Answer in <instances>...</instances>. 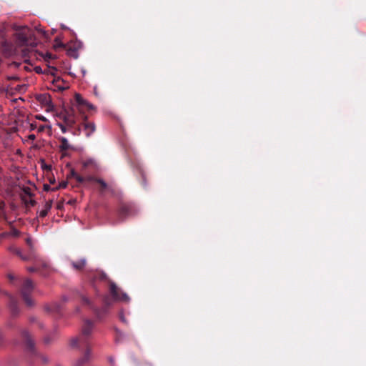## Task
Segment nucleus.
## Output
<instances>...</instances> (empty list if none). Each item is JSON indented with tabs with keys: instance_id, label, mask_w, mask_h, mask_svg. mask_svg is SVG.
<instances>
[{
	"instance_id": "obj_1",
	"label": "nucleus",
	"mask_w": 366,
	"mask_h": 366,
	"mask_svg": "<svg viewBox=\"0 0 366 366\" xmlns=\"http://www.w3.org/2000/svg\"><path fill=\"white\" fill-rule=\"evenodd\" d=\"M93 328L94 322L92 320H85L81 327V332L79 336L71 340V345L72 347L85 350L84 356L78 359L74 366H84L89 360L92 352L90 337Z\"/></svg>"
},
{
	"instance_id": "obj_2",
	"label": "nucleus",
	"mask_w": 366,
	"mask_h": 366,
	"mask_svg": "<svg viewBox=\"0 0 366 366\" xmlns=\"http://www.w3.org/2000/svg\"><path fill=\"white\" fill-rule=\"evenodd\" d=\"M16 42L19 46H28L34 49L37 43L33 39L31 30L26 27H21L16 34Z\"/></svg>"
},
{
	"instance_id": "obj_3",
	"label": "nucleus",
	"mask_w": 366,
	"mask_h": 366,
	"mask_svg": "<svg viewBox=\"0 0 366 366\" xmlns=\"http://www.w3.org/2000/svg\"><path fill=\"white\" fill-rule=\"evenodd\" d=\"M138 213V208L132 202H121L119 204L117 214L120 221H124L126 218L133 217Z\"/></svg>"
},
{
	"instance_id": "obj_4",
	"label": "nucleus",
	"mask_w": 366,
	"mask_h": 366,
	"mask_svg": "<svg viewBox=\"0 0 366 366\" xmlns=\"http://www.w3.org/2000/svg\"><path fill=\"white\" fill-rule=\"evenodd\" d=\"M21 335L24 342L26 351L31 355L41 358L44 363H46L48 362V360L44 355L39 354L36 352L35 349L34 342L31 338V335L29 334V332L26 330H23L21 332Z\"/></svg>"
},
{
	"instance_id": "obj_5",
	"label": "nucleus",
	"mask_w": 366,
	"mask_h": 366,
	"mask_svg": "<svg viewBox=\"0 0 366 366\" xmlns=\"http://www.w3.org/2000/svg\"><path fill=\"white\" fill-rule=\"evenodd\" d=\"M6 31V26L2 24L0 25V37L3 39L1 42V51L5 57H10L15 54L16 49L12 43L4 39V34Z\"/></svg>"
},
{
	"instance_id": "obj_6",
	"label": "nucleus",
	"mask_w": 366,
	"mask_h": 366,
	"mask_svg": "<svg viewBox=\"0 0 366 366\" xmlns=\"http://www.w3.org/2000/svg\"><path fill=\"white\" fill-rule=\"evenodd\" d=\"M34 288L33 282L29 279L25 280L21 288V297L28 307H32L34 304L33 300L29 296L33 292Z\"/></svg>"
},
{
	"instance_id": "obj_7",
	"label": "nucleus",
	"mask_w": 366,
	"mask_h": 366,
	"mask_svg": "<svg viewBox=\"0 0 366 366\" xmlns=\"http://www.w3.org/2000/svg\"><path fill=\"white\" fill-rule=\"evenodd\" d=\"M109 292L114 300L125 302L129 301V296L126 293L122 292L113 282H110L109 283Z\"/></svg>"
},
{
	"instance_id": "obj_8",
	"label": "nucleus",
	"mask_w": 366,
	"mask_h": 366,
	"mask_svg": "<svg viewBox=\"0 0 366 366\" xmlns=\"http://www.w3.org/2000/svg\"><path fill=\"white\" fill-rule=\"evenodd\" d=\"M112 304V300L109 297H105L104 299V306L101 309H94V312L98 320H102L107 315L109 307Z\"/></svg>"
},
{
	"instance_id": "obj_9",
	"label": "nucleus",
	"mask_w": 366,
	"mask_h": 366,
	"mask_svg": "<svg viewBox=\"0 0 366 366\" xmlns=\"http://www.w3.org/2000/svg\"><path fill=\"white\" fill-rule=\"evenodd\" d=\"M81 127L83 128V129H84V131L85 132V135L87 137H89L94 132V131L96 130L95 124L93 122H89L84 121L81 124V127H79L77 129L76 132H74V134H79L80 130H81Z\"/></svg>"
},
{
	"instance_id": "obj_10",
	"label": "nucleus",
	"mask_w": 366,
	"mask_h": 366,
	"mask_svg": "<svg viewBox=\"0 0 366 366\" xmlns=\"http://www.w3.org/2000/svg\"><path fill=\"white\" fill-rule=\"evenodd\" d=\"M6 295L9 296V310H10V312H11V314L13 317H16L19 315V305H18V301L16 300V297L9 295L7 292H4Z\"/></svg>"
},
{
	"instance_id": "obj_11",
	"label": "nucleus",
	"mask_w": 366,
	"mask_h": 366,
	"mask_svg": "<svg viewBox=\"0 0 366 366\" xmlns=\"http://www.w3.org/2000/svg\"><path fill=\"white\" fill-rule=\"evenodd\" d=\"M64 124L69 127H73L76 124V118L73 110L66 111L63 114Z\"/></svg>"
},
{
	"instance_id": "obj_12",
	"label": "nucleus",
	"mask_w": 366,
	"mask_h": 366,
	"mask_svg": "<svg viewBox=\"0 0 366 366\" xmlns=\"http://www.w3.org/2000/svg\"><path fill=\"white\" fill-rule=\"evenodd\" d=\"M74 99L78 107H86L88 109H92L93 108V106L85 100L79 94H76Z\"/></svg>"
},
{
	"instance_id": "obj_13",
	"label": "nucleus",
	"mask_w": 366,
	"mask_h": 366,
	"mask_svg": "<svg viewBox=\"0 0 366 366\" xmlns=\"http://www.w3.org/2000/svg\"><path fill=\"white\" fill-rule=\"evenodd\" d=\"M86 264V260L85 258H81L77 261H71V264L72 267L77 271L82 270L85 267Z\"/></svg>"
},
{
	"instance_id": "obj_14",
	"label": "nucleus",
	"mask_w": 366,
	"mask_h": 366,
	"mask_svg": "<svg viewBox=\"0 0 366 366\" xmlns=\"http://www.w3.org/2000/svg\"><path fill=\"white\" fill-rule=\"evenodd\" d=\"M60 140V145L59 149L61 152H65L66 151L72 149L71 145L69 143V141L65 137H61L59 139Z\"/></svg>"
},
{
	"instance_id": "obj_15",
	"label": "nucleus",
	"mask_w": 366,
	"mask_h": 366,
	"mask_svg": "<svg viewBox=\"0 0 366 366\" xmlns=\"http://www.w3.org/2000/svg\"><path fill=\"white\" fill-rule=\"evenodd\" d=\"M52 207V200L47 201L44 205V208L39 212L40 217H45Z\"/></svg>"
},
{
	"instance_id": "obj_16",
	"label": "nucleus",
	"mask_w": 366,
	"mask_h": 366,
	"mask_svg": "<svg viewBox=\"0 0 366 366\" xmlns=\"http://www.w3.org/2000/svg\"><path fill=\"white\" fill-rule=\"evenodd\" d=\"M46 310L50 312L59 313L61 311V305L59 303L54 302L46 307Z\"/></svg>"
},
{
	"instance_id": "obj_17",
	"label": "nucleus",
	"mask_w": 366,
	"mask_h": 366,
	"mask_svg": "<svg viewBox=\"0 0 366 366\" xmlns=\"http://www.w3.org/2000/svg\"><path fill=\"white\" fill-rule=\"evenodd\" d=\"M89 180L94 181L100 185V192H103L107 188V184L102 179L89 177Z\"/></svg>"
},
{
	"instance_id": "obj_18",
	"label": "nucleus",
	"mask_w": 366,
	"mask_h": 366,
	"mask_svg": "<svg viewBox=\"0 0 366 366\" xmlns=\"http://www.w3.org/2000/svg\"><path fill=\"white\" fill-rule=\"evenodd\" d=\"M70 176L74 177L76 179L77 182L81 184L84 182L86 179L84 177L79 175L74 169L71 171Z\"/></svg>"
},
{
	"instance_id": "obj_19",
	"label": "nucleus",
	"mask_w": 366,
	"mask_h": 366,
	"mask_svg": "<svg viewBox=\"0 0 366 366\" xmlns=\"http://www.w3.org/2000/svg\"><path fill=\"white\" fill-rule=\"evenodd\" d=\"M38 100L40 102H42L44 103L47 104L49 102H50V96L48 94H41L38 97Z\"/></svg>"
},
{
	"instance_id": "obj_20",
	"label": "nucleus",
	"mask_w": 366,
	"mask_h": 366,
	"mask_svg": "<svg viewBox=\"0 0 366 366\" xmlns=\"http://www.w3.org/2000/svg\"><path fill=\"white\" fill-rule=\"evenodd\" d=\"M67 186V182H61L58 187L52 188V191H56L59 189H64Z\"/></svg>"
},
{
	"instance_id": "obj_21",
	"label": "nucleus",
	"mask_w": 366,
	"mask_h": 366,
	"mask_svg": "<svg viewBox=\"0 0 366 366\" xmlns=\"http://www.w3.org/2000/svg\"><path fill=\"white\" fill-rule=\"evenodd\" d=\"M57 126L60 128L62 133H66L67 132L66 127L62 123H57Z\"/></svg>"
},
{
	"instance_id": "obj_22",
	"label": "nucleus",
	"mask_w": 366,
	"mask_h": 366,
	"mask_svg": "<svg viewBox=\"0 0 366 366\" xmlns=\"http://www.w3.org/2000/svg\"><path fill=\"white\" fill-rule=\"evenodd\" d=\"M6 79L7 80H15V81H17V80H19V77L17 76H6Z\"/></svg>"
},
{
	"instance_id": "obj_23",
	"label": "nucleus",
	"mask_w": 366,
	"mask_h": 366,
	"mask_svg": "<svg viewBox=\"0 0 366 366\" xmlns=\"http://www.w3.org/2000/svg\"><path fill=\"white\" fill-rule=\"evenodd\" d=\"M15 89L20 92L25 89V85H17Z\"/></svg>"
},
{
	"instance_id": "obj_24",
	"label": "nucleus",
	"mask_w": 366,
	"mask_h": 366,
	"mask_svg": "<svg viewBox=\"0 0 366 366\" xmlns=\"http://www.w3.org/2000/svg\"><path fill=\"white\" fill-rule=\"evenodd\" d=\"M44 191H49V190H51L52 191V188H51V187L49 185V184H44Z\"/></svg>"
},
{
	"instance_id": "obj_25",
	"label": "nucleus",
	"mask_w": 366,
	"mask_h": 366,
	"mask_svg": "<svg viewBox=\"0 0 366 366\" xmlns=\"http://www.w3.org/2000/svg\"><path fill=\"white\" fill-rule=\"evenodd\" d=\"M108 360H109V363L111 364L112 366L114 365V357H109L108 358Z\"/></svg>"
},
{
	"instance_id": "obj_26",
	"label": "nucleus",
	"mask_w": 366,
	"mask_h": 366,
	"mask_svg": "<svg viewBox=\"0 0 366 366\" xmlns=\"http://www.w3.org/2000/svg\"><path fill=\"white\" fill-rule=\"evenodd\" d=\"M28 270L31 272H39V269L36 267H29L28 268Z\"/></svg>"
},
{
	"instance_id": "obj_27",
	"label": "nucleus",
	"mask_w": 366,
	"mask_h": 366,
	"mask_svg": "<svg viewBox=\"0 0 366 366\" xmlns=\"http://www.w3.org/2000/svg\"><path fill=\"white\" fill-rule=\"evenodd\" d=\"M26 243L30 247H32V241L30 238L26 239Z\"/></svg>"
},
{
	"instance_id": "obj_28",
	"label": "nucleus",
	"mask_w": 366,
	"mask_h": 366,
	"mask_svg": "<svg viewBox=\"0 0 366 366\" xmlns=\"http://www.w3.org/2000/svg\"><path fill=\"white\" fill-rule=\"evenodd\" d=\"M22 51H23V55H24V56H27V55H28V53H29V49H24Z\"/></svg>"
},
{
	"instance_id": "obj_29",
	"label": "nucleus",
	"mask_w": 366,
	"mask_h": 366,
	"mask_svg": "<svg viewBox=\"0 0 366 366\" xmlns=\"http://www.w3.org/2000/svg\"><path fill=\"white\" fill-rule=\"evenodd\" d=\"M91 163H92V161H91V160H89V161H86V162H84V167H88Z\"/></svg>"
},
{
	"instance_id": "obj_30",
	"label": "nucleus",
	"mask_w": 366,
	"mask_h": 366,
	"mask_svg": "<svg viewBox=\"0 0 366 366\" xmlns=\"http://www.w3.org/2000/svg\"><path fill=\"white\" fill-rule=\"evenodd\" d=\"M28 138H29V139H31V140H34V139H35V138H36V136H35L34 134H29V135L28 136Z\"/></svg>"
},
{
	"instance_id": "obj_31",
	"label": "nucleus",
	"mask_w": 366,
	"mask_h": 366,
	"mask_svg": "<svg viewBox=\"0 0 366 366\" xmlns=\"http://www.w3.org/2000/svg\"><path fill=\"white\" fill-rule=\"evenodd\" d=\"M35 71H36V73H39H39H41V67H39V66H36V67H35Z\"/></svg>"
},
{
	"instance_id": "obj_32",
	"label": "nucleus",
	"mask_w": 366,
	"mask_h": 366,
	"mask_svg": "<svg viewBox=\"0 0 366 366\" xmlns=\"http://www.w3.org/2000/svg\"><path fill=\"white\" fill-rule=\"evenodd\" d=\"M10 65H11V66H14L15 67H17V66H19V64H18V63H16V62L14 61V62H12Z\"/></svg>"
},
{
	"instance_id": "obj_33",
	"label": "nucleus",
	"mask_w": 366,
	"mask_h": 366,
	"mask_svg": "<svg viewBox=\"0 0 366 366\" xmlns=\"http://www.w3.org/2000/svg\"><path fill=\"white\" fill-rule=\"evenodd\" d=\"M4 207V203L0 200V209H2Z\"/></svg>"
},
{
	"instance_id": "obj_34",
	"label": "nucleus",
	"mask_w": 366,
	"mask_h": 366,
	"mask_svg": "<svg viewBox=\"0 0 366 366\" xmlns=\"http://www.w3.org/2000/svg\"><path fill=\"white\" fill-rule=\"evenodd\" d=\"M83 301H84V302H85L86 304L89 305V300L87 298H84V299H83Z\"/></svg>"
},
{
	"instance_id": "obj_35",
	"label": "nucleus",
	"mask_w": 366,
	"mask_h": 366,
	"mask_svg": "<svg viewBox=\"0 0 366 366\" xmlns=\"http://www.w3.org/2000/svg\"><path fill=\"white\" fill-rule=\"evenodd\" d=\"M40 272V274H41V275H43V276H46V275L47 274V273H46V272H44V271H41V272Z\"/></svg>"
},
{
	"instance_id": "obj_36",
	"label": "nucleus",
	"mask_w": 366,
	"mask_h": 366,
	"mask_svg": "<svg viewBox=\"0 0 366 366\" xmlns=\"http://www.w3.org/2000/svg\"><path fill=\"white\" fill-rule=\"evenodd\" d=\"M44 168H45V169H46L50 170V169H51V166H48V165H45V166L44 167Z\"/></svg>"
},
{
	"instance_id": "obj_37",
	"label": "nucleus",
	"mask_w": 366,
	"mask_h": 366,
	"mask_svg": "<svg viewBox=\"0 0 366 366\" xmlns=\"http://www.w3.org/2000/svg\"><path fill=\"white\" fill-rule=\"evenodd\" d=\"M142 185L145 186V178L144 176H142Z\"/></svg>"
},
{
	"instance_id": "obj_38",
	"label": "nucleus",
	"mask_w": 366,
	"mask_h": 366,
	"mask_svg": "<svg viewBox=\"0 0 366 366\" xmlns=\"http://www.w3.org/2000/svg\"><path fill=\"white\" fill-rule=\"evenodd\" d=\"M3 124V119L1 118V116L0 115V127Z\"/></svg>"
},
{
	"instance_id": "obj_39",
	"label": "nucleus",
	"mask_w": 366,
	"mask_h": 366,
	"mask_svg": "<svg viewBox=\"0 0 366 366\" xmlns=\"http://www.w3.org/2000/svg\"><path fill=\"white\" fill-rule=\"evenodd\" d=\"M9 278L11 281L14 280V277L11 274L9 275Z\"/></svg>"
},
{
	"instance_id": "obj_40",
	"label": "nucleus",
	"mask_w": 366,
	"mask_h": 366,
	"mask_svg": "<svg viewBox=\"0 0 366 366\" xmlns=\"http://www.w3.org/2000/svg\"><path fill=\"white\" fill-rule=\"evenodd\" d=\"M44 342H45V343H49V338H45Z\"/></svg>"
},
{
	"instance_id": "obj_41",
	"label": "nucleus",
	"mask_w": 366,
	"mask_h": 366,
	"mask_svg": "<svg viewBox=\"0 0 366 366\" xmlns=\"http://www.w3.org/2000/svg\"><path fill=\"white\" fill-rule=\"evenodd\" d=\"M55 182L54 178L53 179H50V183L54 184Z\"/></svg>"
},
{
	"instance_id": "obj_42",
	"label": "nucleus",
	"mask_w": 366,
	"mask_h": 366,
	"mask_svg": "<svg viewBox=\"0 0 366 366\" xmlns=\"http://www.w3.org/2000/svg\"><path fill=\"white\" fill-rule=\"evenodd\" d=\"M61 27H62V29H66V27L65 26H64V25H62V26H61Z\"/></svg>"
}]
</instances>
